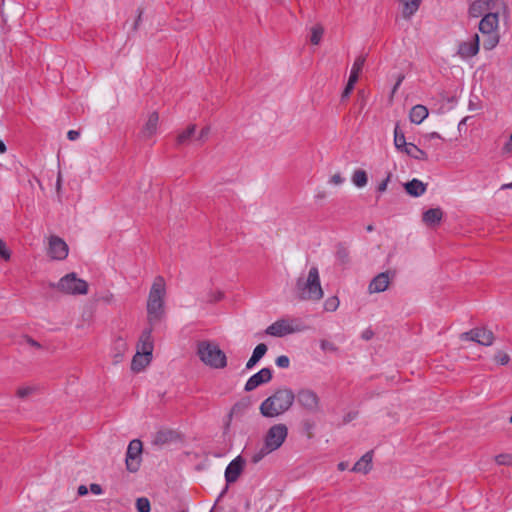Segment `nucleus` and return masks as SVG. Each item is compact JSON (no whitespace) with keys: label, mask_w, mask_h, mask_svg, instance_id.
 Wrapping results in <instances>:
<instances>
[{"label":"nucleus","mask_w":512,"mask_h":512,"mask_svg":"<svg viewBox=\"0 0 512 512\" xmlns=\"http://www.w3.org/2000/svg\"><path fill=\"white\" fill-rule=\"evenodd\" d=\"M267 350H268V348H267L266 344H264V343L258 344L254 348L252 356L246 363V369L247 370L252 369L262 359V357H264Z\"/></svg>","instance_id":"b1692460"},{"label":"nucleus","mask_w":512,"mask_h":512,"mask_svg":"<svg viewBox=\"0 0 512 512\" xmlns=\"http://www.w3.org/2000/svg\"><path fill=\"white\" fill-rule=\"evenodd\" d=\"M60 186H61V175L59 174L58 178H57V183H56V187L58 190L60 189Z\"/></svg>","instance_id":"052dcab7"},{"label":"nucleus","mask_w":512,"mask_h":512,"mask_svg":"<svg viewBox=\"0 0 512 512\" xmlns=\"http://www.w3.org/2000/svg\"><path fill=\"white\" fill-rule=\"evenodd\" d=\"M68 251V245L62 238L58 236L49 238L48 255L53 260H64L68 256Z\"/></svg>","instance_id":"9b49d317"},{"label":"nucleus","mask_w":512,"mask_h":512,"mask_svg":"<svg viewBox=\"0 0 512 512\" xmlns=\"http://www.w3.org/2000/svg\"><path fill=\"white\" fill-rule=\"evenodd\" d=\"M159 114L156 111L149 113L146 122L140 130L139 137L142 140H149L157 134Z\"/></svg>","instance_id":"2eb2a0df"},{"label":"nucleus","mask_w":512,"mask_h":512,"mask_svg":"<svg viewBox=\"0 0 512 512\" xmlns=\"http://www.w3.org/2000/svg\"><path fill=\"white\" fill-rule=\"evenodd\" d=\"M329 182L334 185H340L344 182V178L339 173H336L330 178Z\"/></svg>","instance_id":"c03bdc74"},{"label":"nucleus","mask_w":512,"mask_h":512,"mask_svg":"<svg viewBox=\"0 0 512 512\" xmlns=\"http://www.w3.org/2000/svg\"><path fill=\"white\" fill-rule=\"evenodd\" d=\"M461 340L474 341L483 346H490L493 344L494 335L492 331L485 328H475L460 335Z\"/></svg>","instance_id":"9d476101"},{"label":"nucleus","mask_w":512,"mask_h":512,"mask_svg":"<svg viewBox=\"0 0 512 512\" xmlns=\"http://www.w3.org/2000/svg\"><path fill=\"white\" fill-rule=\"evenodd\" d=\"M297 403L309 413H318L321 410L320 398L317 393L311 389H300L295 395Z\"/></svg>","instance_id":"6e6552de"},{"label":"nucleus","mask_w":512,"mask_h":512,"mask_svg":"<svg viewBox=\"0 0 512 512\" xmlns=\"http://www.w3.org/2000/svg\"><path fill=\"white\" fill-rule=\"evenodd\" d=\"M33 391L32 387H22L17 390V396L19 398H26L29 396Z\"/></svg>","instance_id":"37998d69"},{"label":"nucleus","mask_w":512,"mask_h":512,"mask_svg":"<svg viewBox=\"0 0 512 512\" xmlns=\"http://www.w3.org/2000/svg\"><path fill=\"white\" fill-rule=\"evenodd\" d=\"M141 452H142V442L138 439L132 440L126 452V468L130 472L138 471L140 467L141 460Z\"/></svg>","instance_id":"1a4fd4ad"},{"label":"nucleus","mask_w":512,"mask_h":512,"mask_svg":"<svg viewBox=\"0 0 512 512\" xmlns=\"http://www.w3.org/2000/svg\"><path fill=\"white\" fill-rule=\"evenodd\" d=\"M181 512H188L187 510H182Z\"/></svg>","instance_id":"69168bd1"},{"label":"nucleus","mask_w":512,"mask_h":512,"mask_svg":"<svg viewBox=\"0 0 512 512\" xmlns=\"http://www.w3.org/2000/svg\"><path fill=\"white\" fill-rule=\"evenodd\" d=\"M288 436V428L285 424L279 423L272 425L264 437L266 449L273 452L279 449Z\"/></svg>","instance_id":"0eeeda50"},{"label":"nucleus","mask_w":512,"mask_h":512,"mask_svg":"<svg viewBox=\"0 0 512 512\" xmlns=\"http://www.w3.org/2000/svg\"><path fill=\"white\" fill-rule=\"evenodd\" d=\"M272 379V370L268 367L262 368L253 374L245 383L244 390L247 392L255 390L258 386L270 382Z\"/></svg>","instance_id":"ddd939ff"},{"label":"nucleus","mask_w":512,"mask_h":512,"mask_svg":"<svg viewBox=\"0 0 512 512\" xmlns=\"http://www.w3.org/2000/svg\"><path fill=\"white\" fill-rule=\"evenodd\" d=\"M295 401V394L289 388L277 390L260 405V413L267 418L277 417L288 411Z\"/></svg>","instance_id":"7ed1b4c3"},{"label":"nucleus","mask_w":512,"mask_h":512,"mask_svg":"<svg viewBox=\"0 0 512 512\" xmlns=\"http://www.w3.org/2000/svg\"><path fill=\"white\" fill-rule=\"evenodd\" d=\"M6 150H7V148H6L5 143H4L2 140H0V153H1V154H2V153H5V152H6Z\"/></svg>","instance_id":"13d9d810"},{"label":"nucleus","mask_w":512,"mask_h":512,"mask_svg":"<svg viewBox=\"0 0 512 512\" xmlns=\"http://www.w3.org/2000/svg\"><path fill=\"white\" fill-rule=\"evenodd\" d=\"M78 495L79 496H85L88 494V488L85 485H80L78 487Z\"/></svg>","instance_id":"603ef678"},{"label":"nucleus","mask_w":512,"mask_h":512,"mask_svg":"<svg viewBox=\"0 0 512 512\" xmlns=\"http://www.w3.org/2000/svg\"><path fill=\"white\" fill-rule=\"evenodd\" d=\"M26 341L29 345H31L32 347H35V348H41V345L35 341L34 339L30 338V337H27L26 338Z\"/></svg>","instance_id":"864d4df0"},{"label":"nucleus","mask_w":512,"mask_h":512,"mask_svg":"<svg viewBox=\"0 0 512 512\" xmlns=\"http://www.w3.org/2000/svg\"><path fill=\"white\" fill-rule=\"evenodd\" d=\"M136 509L138 512H150V502L147 498L141 497L136 501Z\"/></svg>","instance_id":"4c0bfd02"},{"label":"nucleus","mask_w":512,"mask_h":512,"mask_svg":"<svg viewBox=\"0 0 512 512\" xmlns=\"http://www.w3.org/2000/svg\"><path fill=\"white\" fill-rule=\"evenodd\" d=\"M351 180L356 187L362 188L367 185V173L362 169H357L354 171Z\"/></svg>","instance_id":"7c9ffc66"},{"label":"nucleus","mask_w":512,"mask_h":512,"mask_svg":"<svg viewBox=\"0 0 512 512\" xmlns=\"http://www.w3.org/2000/svg\"><path fill=\"white\" fill-rule=\"evenodd\" d=\"M349 254H350L349 250L344 244H342V243L337 244L336 251H335V258L339 265L346 266L349 264V262H350Z\"/></svg>","instance_id":"cd10ccee"},{"label":"nucleus","mask_w":512,"mask_h":512,"mask_svg":"<svg viewBox=\"0 0 512 512\" xmlns=\"http://www.w3.org/2000/svg\"><path fill=\"white\" fill-rule=\"evenodd\" d=\"M339 299L336 296L329 297L324 302V310L328 312H334L339 307Z\"/></svg>","instance_id":"c9c22d12"},{"label":"nucleus","mask_w":512,"mask_h":512,"mask_svg":"<svg viewBox=\"0 0 512 512\" xmlns=\"http://www.w3.org/2000/svg\"><path fill=\"white\" fill-rule=\"evenodd\" d=\"M426 138H428V139H440L441 136L437 132H431V133L426 135Z\"/></svg>","instance_id":"5fc2aeb1"},{"label":"nucleus","mask_w":512,"mask_h":512,"mask_svg":"<svg viewBox=\"0 0 512 512\" xmlns=\"http://www.w3.org/2000/svg\"><path fill=\"white\" fill-rule=\"evenodd\" d=\"M80 136V133L76 130H69L68 133H67V138L70 140V141H75L79 138Z\"/></svg>","instance_id":"8fccbe9b"},{"label":"nucleus","mask_w":512,"mask_h":512,"mask_svg":"<svg viewBox=\"0 0 512 512\" xmlns=\"http://www.w3.org/2000/svg\"><path fill=\"white\" fill-rule=\"evenodd\" d=\"M114 349L116 351L114 354L115 362H119L122 359L124 352L127 350V344L125 340L121 337L117 338L114 342Z\"/></svg>","instance_id":"473e14b6"},{"label":"nucleus","mask_w":512,"mask_h":512,"mask_svg":"<svg viewBox=\"0 0 512 512\" xmlns=\"http://www.w3.org/2000/svg\"><path fill=\"white\" fill-rule=\"evenodd\" d=\"M293 295L298 301L318 302L323 298L319 270L316 266L309 269L307 276L296 279Z\"/></svg>","instance_id":"f03ea898"},{"label":"nucleus","mask_w":512,"mask_h":512,"mask_svg":"<svg viewBox=\"0 0 512 512\" xmlns=\"http://www.w3.org/2000/svg\"><path fill=\"white\" fill-rule=\"evenodd\" d=\"M166 282L164 277L156 276L149 290L146 310L150 326H156L165 317Z\"/></svg>","instance_id":"f257e3e1"},{"label":"nucleus","mask_w":512,"mask_h":512,"mask_svg":"<svg viewBox=\"0 0 512 512\" xmlns=\"http://www.w3.org/2000/svg\"><path fill=\"white\" fill-rule=\"evenodd\" d=\"M498 28V12L486 13L480 20L478 29L483 36V47L485 50H492L498 45L500 40Z\"/></svg>","instance_id":"20e7f679"},{"label":"nucleus","mask_w":512,"mask_h":512,"mask_svg":"<svg viewBox=\"0 0 512 512\" xmlns=\"http://www.w3.org/2000/svg\"><path fill=\"white\" fill-rule=\"evenodd\" d=\"M275 363L280 368H288L290 365V359L286 355H281L276 358Z\"/></svg>","instance_id":"a19ab883"},{"label":"nucleus","mask_w":512,"mask_h":512,"mask_svg":"<svg viewBox=\"0 0 512 512\" xmlns=\"http://www.w3.org/2000/svg\"><path fill=\"white\" fill-rule=\"evenodd\" d=\"M372 230H373V227H372L371 225H369V226L367 227V231H369V232H370V231H372Z\"/></svg>","instance_id":"e2e57ef3"},{"label":"nucleus","mask_w":512,"mask_h":512,"mask_svg":"<svg viewBox=\"0 0 512 512\" xmlns=\"http://www.w3.org/2000/svg\"><path fill=\"white\" fill-rule=\"evenodd\" d=\"M347 467H348V463H347V462H340V463L338 464V469H339L340 471H344L345 469H347Z\"/></svg>","instance_id":"6e6d98bb"},{"label":"nucleus","mask_w":512,"mask_h":512,"mask_svg":"<svg viewBox=\"0 0 512 512\" xmlns=\"http://www.w3.org/2000/svg\"><path fill=\"white\" fill-rule=\"evenodd\" d=\"M196 125L191 124L185 130L180 132L177 136V144L184 145L187 144L191 137L195 134Z\"/></svg>","instance_id":"c756f323"},{"label":"nucleus","mask_w":512,"mask_h":512,"mask_svg":"<svg viewBox=\"0 0 512 512\" xmlns=\"http://www.w3.org/2000/svg\"><path fill=\"white\" fill-rule=\"evenodd\" d=\"M245 461L241 456H237L233 459L225 469V480L227 484L234 483L240 476Z\"/></svg>","instance_id":"a211bd4d"},{"label":"nucleus","mask_w":512,"mask_h":512,"mask_svg":"<svg viewBox=\"0 0 512 512\" xmlns=\"http://www.w3.org/2000/svg\"><path fill=\"white\" fill-rule=\"evenodd\" d=\"M175 437V434L171 430H161L158 431L154 438L155 444H166L168 442H171Z\"/></svg>","instance_id":"2f4dec72"},{"label":"nucleus","mask_w":512,"mask_h":512,"mask_svg":"<svg viewBox=\"0 0 512 512\" xmlns=\"http://www.w3.org/2000/svg\"><path fill=\"white\" fill-rule=\"evenodd\" d=\"M273 451L272 450H269L266 449V445L263 444V446L258 450L256 451L252 457H251V461L254 463V464H257L259 463L265 456H267L268 454L272 453Z\"/></svg>","instance_id":"f704fd0d"},{"label":"nucleus","mask_w":512,"mask_h":512,"mask_svg":"<svg viewBox=\"0 0 512 512\" xmlns=\"http://www.w3.org/2000/svg\"><path fill=\"white\" fill-rule=\"evenodd\" d=\"M296 331L295 328H293L288 321L284 319H280L269 325L265 333L270 336L274 337H283L288 334H292Z\"/></svg>","instance_id":"f3484780"},{"label":"nucleus","mask_w":512,"mask_h":512,"mask_svg":"<svg viewBox=\"0 0 512 512\" xmlns=\"http://www.w3.org/2000/svg\"><path fill=\"white\" fill-rule=\"evenodd\" d=\"M0 258H2L5 261L10 260L11 258V252L7 248L6 243L0 239Z\"/></svg>","instance_id":"58836bf2"},{"label":"nucleus","mask_w":512,"mask_h":512,"mask_svg":"<svg viewBox=\"0 0 512 512\" xmlns=\"http://www.w3.org/2000/svg\"><path fill=\"white\" fill-rule=\"evenodd\" d=\"M403 153H406L408 156L416 159V160H421V161H427L428 160V155L425 151H423L422 149L418 148L415 144L413 143H408V146L405 148V150H402Z\"/></svg>","instance_id":"bb28decb"},{"label":"nucleus","mask_w":512,"mask_h":512,"mask_svg":"<svg viewBox=\"0 0 512 512\" xmlns=\"http://www.w3.org/2000/svg\"><path fill=\"white\" fill-rule=\"evenodd\" d=\"M90 491L95 495H100L103 492L102 487L96 483L90 485Z\"/></svg>","instance_id":"de8ad7c7"},{"label":"nucleus","mask_w":512,"mask_h":512,"mask_svg":"<svg viewBox=\"0 0 512 512\" xmlns=\"http://www.w3.org/2000/svg\"><path fill=\"white\" fill-rule=\"evenodd\" d=\"M230 512H237V511H230Z\"/></svg>","instance_id":"338daca9"},{"label":"nucleus","mask_w":512,"mask_h":512,"mask_svg":"<svg viewBox=\"0 0 512 512\" xmlns=\"http://www.w3.org/2000/svg\"><path fill=\"white\" fill-rule=\"evenodd\" d=\"M404 187H405L406 192L410 196H413V197L422 196L426 192V189H427V185L416 178L407 182Z\"/></svg>","instance_id":"412c9836"},{"label":"nucleus","mask_w":512,"mask_h":512,"mask_svg":"<svg viewBox=\"0 0 512 512\" xmlns=\"http://www.w3.org/2000/svg\"><path fill=\"white\" fill-rule=\"evenodd\" d=\"M373 336L374 332L370 328L365 329L361 334V338L366 341L370 340Z\"/></svg>","instance_id":"09e8293b"},{"label":"nucleus","mask_w":512,"mask_h":512,"mask_svg":"<svg viewBox=\"0 0 512 512\" xmlns=\"http://www.w3.org/2000/svg\"><path fill=\"white\" fill-rule=\"evenodd\" d=\"M408 143L409 142H406L405 135L401 131L399 124H396L394 128V145L396 149L402 152V150H405V148L408 146Z\"/></svg>","instance_id":"c85d7f7f"},{"label":"nucleus","mask_w":512,"mask_h":512,"mask_svg":"<svg viewBox=\"0 0 512 512\" xmlns=\"http://www.w3.org/2000/svg\"><path fill=\"white\" fill-rule=\"evenodd\" d=\"M390 283L388 272H382L376 275L368 286L369 293L384 292Z\"/></svg>","instance_id":"6ab92c4d"},{"label":"nucleus","mask_w":512,"mask_h":512,"mask_svg":"<svg viewBox=\"0 0 512 512\" xmlns=\"http://www.w3.org/2000/svg\"><path fill=\"white\" fill-rule=\"evenodd\" d=\"M509 423H512V416L509 418Z\"/></svg>","instance_id":"0e129e2a"},{"label":"nucleus","mask_w":512,"mask_h":512,"mask_svg":"<svg viewBox=\"0 0 512 512\" xmlns=\"http://www.w3.org/2000/svg\"><path fill=\"white\" fill-rule=\"evenodd\" d=\"M209 133H210V128L205 127L200 131L197 139L200 141H205L207 139Z\"/></svg>","instance_id":"a18cd8bd"},{"label":"nucleus","mask_w":512,"mask_h":512,"mask_svg":"<svg viewBox=\"0 0 512 512\" xmlns=\"http://www.w3.org/2000/svg\"><path fill=\"white\" fill-rule=\"evenodd\" d=\"M503 150L507 153L512 152V132H511L509 140L505 143Z\"/></svg>","instance_id":"3c124183"},{"label":"nucleus","mask_w":512,"mask_h":512,"mask_svg":"<svg viewBox=\"0 0 512 512\" xmlns=\"http://www.w3.org/2000/svg\"><path fill=\"white\" fill-rule=\"evenodd\" d=\"M152 360V356H147L142 353H136L133 356L132 362H131V369L134 372H140L142 371Z\"/></svg>","instance_id":"393cba45"},{"label":"nucleus","mask_w":512,"mask_h":512,"mask_svg":"<svg viewBox=\"0 0 512 512\" xmlns=\"http://www.w3.org/2000/svg\"><path fill=\"white\" fill-rule=\"evenodd\" d=\"M402 4V16L410 19L419 9L422 0H399Z\"/></svg>","instance_id":"5701e85b"},{"label":"nucleus","mask_w":512,"mask_h":512,"mask_svg":"<svg viewBox=\"0 0 512 512\" xmlns=\"http://www.w3.org/2000/svg\"><path fill=\"white\" fill-rule=\"evenodd\" d=\"M480 38L475 34L470 41H463L458 45L457 54L462 59H468L475 56L479 52Z\"/></svg>","instance_id":"4468645a"},{"label":"nucleus","mask_w":512,"mask_h":512,"mask_svg":"<svg viewBox=\"0 0 512 512\" xmlns=\"http://www.w3.org/2000/svg\"><path fill=\"white\" fill-rule=\"evenodd\" d=\"M390 181V174L384 179L381 183H379L377 190L378 192H384L387 189L388 182Z\"/></svg>","instance_id":"49530a36"},{"label":"nucleus","mask_w":512,"mask_h":512,"mask_svg":"<svg viewBox=\"0 0 512 512\" xmlns=\"http://www.w3.org/2000/svg\"><path fill=\"white\" fill-rule=\"evenodd\" d=\"M443 217V212L440 208H430L423 213L422 220L429 226H434L440 223Z\"/></svg>","instance_id":"4be33fe9"},{"label":"nucleus","mask_w":512,"mask_h":512,"mask_svg":"<svg viewBox=\"0 0 512 512\" xmlns=\"http://www.w3.org/2000/svg\"><path fill=\"white\" fill-rule=\"evenodd\" d=\"M320 348L323 350V351H336L337 350V347L334 345V343L328 341V340H321L320 341Z\"/></svg>","instance_id":"79ce46f5"},{"label":"nucleus","mask_w":512,"mask_h":512,"mask_svg":"<svg viewBox=\"0 0 512 512\" xmlns=\"http://www.w3.org/2000/svg\"><path fill=\"white\" fill-rule=\"evenodd\" d=\"M495 462L498 465L512 466V454L502 453L495 456Z\"/></svg>","instance_id":"e433bc0d"},{"label":"nucleus","mask_w":512,"mask_h":512,"mask_svg":"<svg viewBox=\"0 0 512 512\" xmlns=\"http://www.w3.org/2000/svg\"><path fill=\"white\" fill-rule=\"evenodd\" d=\"M324 28L320 24H316L311 28L310 42L318 45L323 37Z\"/></svg>","instance_id":"72a5a7b5"},{"label":"nucleus","mask_w":512,"mask_h":512,"mask_svg":"<svg viewBox=\"0 0 512 512\" xmlns=\"http://www.w3.org/2000/svg\"><path fill=\"white\" fill-rule=\"evenodd\" d=\"M197 354L200 360L214 369H222L227 365V357L217 344L209 341H201L197 346Z\"/></svg>","instance_id":"39448f33"},{"label":"nucleus","mask_w":512,"mask_h":512,"mask_svg":"<svg viewBox=\"0 0 512 512\" xmlns=\"http://www.w3.org/2000/svg\"><path fill=\"white\" fill-rule=\"evenodd\" d=\"M373 452H366L352 467V471L356 473L367 474L372 469Z\"/></svg>","instance_id":"aec40b11"},{"label":"nucleus","mask_w":512,"mask_h":512,"mask_svg":"<svg viewBox=\"0 0 512 512\" xmlns=\"http://www.w3.org/2000/svg\"><path fill=\"white\" fill-rule=\"evenodd\" d=\"M409 117L412 123L421 124L428 117V109L423 105H415L412 107Z\"/></svg>","instance_id":"a878e982"},{"label":"nucleus","mask_w":512,"mask_h":512,"mask_svg":"<svg viewBox=\"0 0 512 512\" xmlns=\"http://www.w3.org/2000/svg\"><path fill=\"white\" fill-rule=\"evenodd\" d=\"M501 189H502V190L512 189V181H511L510 183L503 184V185L501 186Z\"/></svg>","instance_id":"bf43d9fd"},{"label":"nucleus","mask_w":512,"mask_h":512,"mask_svg":"<svg viewBox=\"0 0 512 512\" xmlns=\"http://www.w3.org/2000/svg\"><path fill=\"white\" fill-rule=\"evenodd\" d=\"M53 287L69 295H85L88 292L87 282L78 278L75 273L66 274Z\"/></svg>","instance_id":"423d86ee"},{"label":"nucleus","mask_w":512,"mask_h":512,"mask_svg":"<svg viewBox=\"0 0 512 512\" xmlns=\"http://www.w3.org/2000/svg\"><path fill=\"white\" fill-rule=\"evenodd\" d=\"M228 487L226 486L224 490L221 492L220 497L224 495V493L227 491Z\"/></svg>","instance_id":"680f3d73"},{"label":"nucleus","mask_w":512,"mask_h":512,"mask_svg":"<svg viewBox=\"0 0 512 512\" xmlns=\"http://www.w3.org/2000/svg\"><path fill=\"white\" fill-rule=\"evenodd\" d=\"M155 326H150L144 329L140 335L138 344H137V352L142 353L147 356H152L154 344L152 339V332Z\"/></svg>","instance_id":"dca6fc26"},{"label":"nucleus","mask_w":512,"mask_h":512,"mask_svg":"<svg viewBox=\"0 0 512 512\" xmlns=\"http://www.w3.org/2000/svg\"><path fill=\"white\" fill-rule=\"evenodd\" d=\"M403 79H404L403 76L399 77L396 84L394 85L393 92H395L398 89V87L401 85V82L403 81Z\"/></svg>","instance_id":"4d7b16f0"},{"label":"nucleus","mask_w":512,"mask_h":512,"mask_svg":"<svg viewBox=\"0 0 512 512\" xmlns=\"http://www.w3.org/2000/svg\"><path fill=\"white\" fill-rule=\"evenodd\" d=\"M364 63H365V58L362 56H359L355 59L353 66L351 68V71H350L348 82L342 92V95H341L342 100L347 99L350 96L351 92L353 91L355 83L358 80L359 73L361 72V70L364 66Z\"/></svg>","instance_id":"f8f14e48"},{"label":"nucleus","mask_w":512,"mask_h":512,"mask_svg":"<svg viewBox=\"0 0 512 512\" xmlns=\"http://www.w3.org/2000/svg\"><path fill=\"white\" fill-rule=\"evenodd\" d=\"M495 361L500 365H506L510 361V357L507 353L499 351L495 355Z\"/></svg>","instance_id":"ea45409f"}]
</instances>
